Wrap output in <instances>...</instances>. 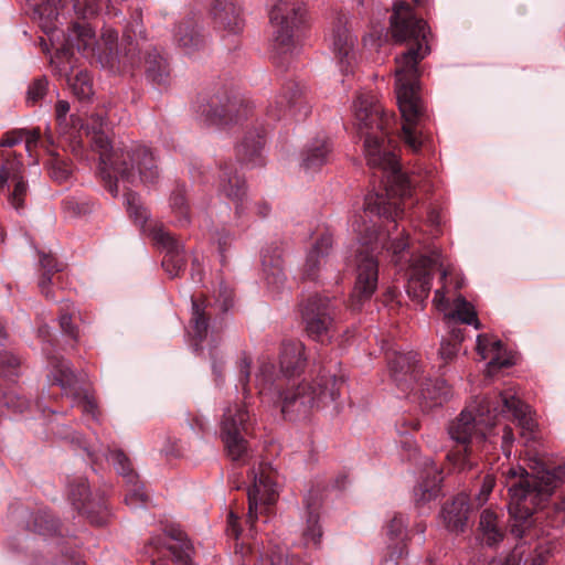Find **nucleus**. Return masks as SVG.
<instances>
[{"label": "nucleus", "instance_id": "obj_1", "mask_svg": "<svg viewBox=\"0 0 565 565\" xmlns=\"http://www.w3.org/2000/svg\"><path fill=\"white\" fill-rule=\"evenodd\" d=\"M353 115L358 131L364 136L367 164L387 174L386 190L381 194H369L363 213L394 222L403 211L401 200L411 194V181L402 173L396 154L387 143V137L395 126V117L383 110L377 96L371 92H360L356 95Z\"/></svg>", "mask_w": 565, "mask_h": 565}, {"label": "nucleus", "instance_id": "obj_2", "mask_svg": "<svg viewBox=\"0 0 565 565\" xmlns=\"http://www.w3.org/2000/svg\"><path fill=\"white\" fill-rule=\"evenodd\" d=\"M391 30L392 38L397 43H403L406 40L416 42L414 47L395 58L397 65L395 94L403 118L401 138L409 151L418 153L425 143V137L417 128L423 115V106L418 96L417 65L430 52L428 26L424 20L415 17L408 3L401 1L394 2Z\"/></svg>", "mask_w": 565, "mask_h": 565}, {"label": "nucleus", "instance_id": "obj_3", "mask_svg": "<svg viewBox=\"0 0 565 565\" xmlns=\"http://www.w3.org/2000/svg\"><path fill=\"white\" fill-rule=\"evenodd\" d=\"M530 475L522 467H510L503 472L504 486L509 492V513L513 519L512 533L518 537L552 535V530L565 523V511L555 508L543 516L532 519L533 510L541 509L552 498L559 483V470H547L536 460Z\"/></svg>", "mask_w": 565, "mask_h": 565}, {"label": "nucleus", "instance_id": "obj_4", "mask_svg": "<svg viewBox=\"0 0 565 565\" xmlns=\"http://www.w3.org/2000/svg\"><path fill=\"white\" fill-rule=\"evenodd\" d=\"M505 413L512 414L521 429V437L526 443L534 439L536 423L530 406L514 393L507 391L498 394L494 403L486 401L479 406H468L448 425V436L462 448L448 452L447 460L458 471L471 469L472 462L468 459V452L486 441L494 426L493 419Z\"/></svg>", "mask_w": 565, "mask_h": 565}, {"label": "nucleus", "instance_id": "obj_5", "mask_svg": "<svg viewBox=\"0 0 565 565\" xmlns=\"http://www.w3.org/2000/svg\"><path fill=\"white\" fill-rule=\"evenodd\" d=\"M105 119L103 116L92 117V125H87V135H92L93 148L100 156V174L108 192L117 196L126 183L134 184L140 181L152 183L158 177V168L153 153L149 148L131 143L129 147L111 151V145L105 134Z\"/></svg>", "mask_w": 565, "mask_h": 565}, {"label": "nucleus", "instance_id": "obj_6", "mask_svg": "<svg viewBox=\"0 0 565 565\" xmlns=\"http://www.w3.org/2000/svg\"><path fill=\"white\" fill-rule=\"evenodd\" d=\"M440 269L443 287L435 290L433 303L436 309L444 313L446 324L455 321L468 326L480 328L476 309L462 296H457L454 302L446 298L448 294L447 278L452 275L450 268L444 266L441 253L437 249L430 252L428 256L417 257L411 265L409 277L407 281V292L416 298H426L431 286V270Z\"/></svg>", "mask_w": 565, "mask_h": 565}, {"label": "nucleus", "instance_id": "obj_7", "mask_svg": "<svg viewBox=\"0 0 565 565\" xmlns=\"http://www.w3.org/2000/svg\"><path fill=\"white\" fill-rule=\"evenodd\" d=\"M339 383L334 376H322L319 382H303L280 393L281 413L289 419L307 418L315 409L333 406L340 397Z\"/></svg>", "mask_w": 565, "mask_h": 565}, {"label": "nucleus", "instance_id": "obj_8", "mask_svg": "<svg viewBox=\"0 0 565 565\" xmlns=\"http://www.w3.org/2000/svg\"><path fill=\"white\" fill-rule=\"evenodd\" d=\"M390 371L393 381L403 391L413 392L420 398L430 401L431 405H441L447 399L444 382L431 383L423 376L415 353H395L390 360Z\"/></svg>", "mask_w": 565, "mask_h": 565}, {"label": "nucleus", "instance_id": "obj_9", "mask_svg": "<svg viewBox=\"0 0 565 565\" xmlns=\"http://www.w3.org/2000/svg\"><path fill=\"white\" fill-rule=\"evenodd\" d=\"M108 0H71L73 9L82 21L73 23L67 29L65 42L57 46L56 50L63 54H72L78 51L83 55H93L95 53L96 39L92 26L84 20L89 19L99 12L102 6Z\"/></svg>", "mask_w": 565, "mask_h": 565}, {"label": "nucleus", "instance_id": "obj_10", "mask_svg": "<svg viewBox=\"0 0 565 565\" xmlns=\"http://www.w3.org/2000/svg\"><path fill=\"white\" fill-rule=\"evenodd\" d=\"M351 15L335 13L330 33V47L342 74H352L358 63V38L350 26Z\"/></svg>", "mask_w": 565, "mask_h": 565}, {"label": "nucleus", "instance_id": "obj_11", "mask_svg": "<svg viewBox=\"0 0 565 565\" xmlns=\"http://www.w3.org/2000/svg\"><path fill=\"white\" fill-rule=\"evenodd\" d=\"M335 313L334 306L328 297H309L301 310L307 334L321 343L330 342Z\"/></svg>", "mask_w": 565, "mask_h": 565}, {"label": "nucleus", "instance_id": "obj_12", "mask_svg": "<svg viewBox=\"0 0 565 565\" xmlns=\"http://www.w3.org/2000/svg\"><path fill=\"white\" fill-rule=\"evenodd\" d=\"M306 10L299 0H279L271 8L269 21L275 29L276 42L284 46L292 39L294 31L305 22Z\"/></svg>", "mask_w": 565, "mask_h": 565}, {"label": "nucleus", "instance_id": "obj_13", "mask_svg": "<svg viewBox=\"0 0 565 565\" xmlns=\"http://www.w3.org/2000/svg\"><path fill=\"white\" fill-rule=\"evenodd\" d=\"M248 415L243 405H230L221 422V436L232 460H241L246 452V441L242 437Z\"/></svg>", "mask_w": 565, "mask_h": 565}, {"label": "nucleus", "instance_id": "obj_14", "mask_svg": "<svg viewBox=\"0 0 565 565\" xmlns=\"http://www.w3.org/2000/svg\"><path fill=\"white\" fill-rule=\"evenodd\" d=\"M142 33V23L140 18L137 17L135 20H132L130 26L126 30V39L129 41L128 49H126L125 54L119 55L116 50V31L106 30L102 36V41L107 50V52H105V62L110 64L111 67H114L115 61H117L119 64H124V66L127 64L131 67L138 66L141 62L140 46L138 41L136 45L131 43V39L132 36L136 39L138 36L143 39Z\"/></svg>", "mask_w": 565, "mask_h": 565}, {"label": "nucleus", "instance_id": "obj_15", "mask_svg": "<svg viewBox=\"0 0 565 565\" xmlns=\"http://www.w3.org/2000/svg\"><path fill=\"white\" fill-rule=\"evenodd\" d=\"M254 483L247 491V501H249V511H247V521L254 523L257 519L258 509L267 508L274 504L278 498V486L275 472L269 468H259L254 471Z\"/></svg>", "mask_w": 565, "mask_h": 565}, {"label": "nucleus", "instance_id": "obj_16", "mask_svg": "<svg viewBox=\"0 0 565 565\" xmlns=\"http://www.w3.org/2000/svg\"><path fill=\"white\" fill-rule=\"evenodd\" d=\"M379 264L373 256L360 255L358 258L356 280L353 289V299L361 303L377 289Z\"/></svg>", "mask_w": 565, "mask_h": 565}, {"label": "nucleus", "instance_id": "obj_17", "mask_svg": "<svg viewBox=\"0 0 565 565\" xmlns=\"http://www.w3.org/2000/svg\"><path fill=\"white\" fill-rule=\"evenodd\" d=\"M10 182L14 185L10 196L11 204L15 211H20L24 207L28 186L23 179V163L17 159L7 160L2 164L0 170V192Z\"/></svg>", "mask_w": 565, "mask_h": 565}, {"label": "nucleus", "instance_id": "obj_18", "mask_svg": "<svg viewBox=\"0 0 565 565\" xmlns=\"http://www.w3.org/2000/svg\"><path fill=\"white\" fill-rule=\"evenodd\" d=\"M469 501L465 494L457 495L446 502L440 511V520L446 530L451 533H462L468 523Z\"/></svg>", "mask_w": 565, "mask_h": 565}, {"label": "nucleus", "instance_id": "obj_19", "mask_svg": "<svg viewBox=\"0 0 565 565\" xmlns=\"http://www.w3.org/2000/svg\"><path fill=\"white\" fill-rule=\"evenodd\" d=\"M477 351L482 361H489L490 372L514 363L513 358L507 354L502 341L491 335L480 334L477 337Z\"/></svg>", "mask_w": 565, "mask_h": 565}, {"label": "nucleus", "instance_id": "obj_20", "mask_svg": "<svg viewBox=\"0 0 565 565\" xmlns=\"http://www.w3.org/2000/svg\"><path fill=\"white\" fill-rule=\"evenodd\" d=\"M62 0H41L33 3V18L38 20L40 28L50 38L52 46L57 41V19Z\"/></svg>", "mask_w": 565, "mask_h": 565}, {"label": "nucleus", "instance_id": "obj_21", "mask_svg": "<svg viewBox=\"0 0 565 565\" xmlns=\"http://www.w3.org/2000/svg\"><path fill=\"white\" fill-rule=\"evenodd\" d=\"M174 39L180 50L188 55H192L205 46V38L192 20L183 21L177 26Z\"/></svg>", "mask_w": 565, "mask_h": 565}, {"label": "nucleus", "instance_id": "obj_22", "mask_svg": "<svg viewBox=\"0 0 565 565\" xmlns=\"http://www.w3.org/2000/svg\"><path fill=\"white\" fill-rule=\"evenodd\" d=\"M213 17L218 28L226 29L231 33H238L243 29L242 10L231 1H217L213 9Z\"/></svg>", "mask_w": 565, "mask_h": 565}, {"label": "nucleus", "instance_id": "obj_23", "mask_svg": "<svg viewBox=\"0 0 565 565\" xmlns=\"http://www.w3.org/2000/svg\"><path fill=\"white\" fill-rule=\"evenodd\" d=\"M330 153L329 142L323 138H318L307 146L303 158L302 167L307 173H313L328 162Z\"/></svg>", "mask_w": 565, "mask_h": 565}, {"label": "nucleus", "instance_id": "obj_24", "mask_svg": "<svg viewBox=\"0 0 565 565\" xmlns=\"http://www.w3.org/2000/svg\"><path fill=\"white\" fill-rule=\"evenodd\" d=\"M305 347L301 342L285 343L280 353V370L285 375H294L305 364Z\"/></svg>", "mask_w": 565, "mask_h": 565}, {"label": "nucleus", "instance_id": "obj_25", "mask_svg": "<svg viewBox=\"0 0 565 565\" xmlns=\"http://www.w3.org/2000/svg\"><path fill=\"white\" fill-rule=\"evenodd\" d=\"M167 548L174 556L177 565H192L191 557L193 555V546L189 542L186 534L181 530H172L169 532V542Z\"/></svg>", "mask_w": 565, "mask_h": 565}, {"label": "nucleus", "instance_id": "obj_26", "mask_svg": "<svg viewBox=\"0 0 565 565\" xmlns=\"http://www.w3.org/2000/svg\"><path fill=\"white\" fill-rule=\"evenodd\" d=\"M192 333L195 338L194 350L203 353L202 342L207 335L209 316L204 302L192 301Z\"/></svg>", "mask_w": 565, "mask_h": 565}, {"label": "nucleus", "instance_id": "obj_27", "mask_svg": "<svg viewBox=\"0 0 565 565\" xmlns=\"http://www.w3.org/2000/svg\"><path fill=\"white\" fill-rule=\"evenodd\" d=\"M332 246V238L330 235H322L309 250L306 258L307 275L309 278L315 279L316 271L321 265V260L328 256Z\"/></svg>", "mask_w": 565, "mask_h": 565}, {"label": "nucleus", "instance_id": "obj_28", "mask_svg": "<svg viewBox=\"0 0 565 565\" xmlns=\"http://www.w3.org/2000/svg\"><path fill=\"white\" fill-rule=\"evenodd\" d=\"M479 530L488 545L497 544L503 539V532L498 526L497 515L491 509H484L481 512Z\"/></svg>", "mask_w": 565, "mask_h": 565}, {"label": "nucleus", "instance_id": "obj_29", "mask_svg": "<svg viewBox=\"0 0 565 565\" xmlns=\"http://www.w3.org/2000/svg\"><path fill=\"white\" fill-rule=\"evenodd\" d=\"M427 480L420 483L415 490L417 502L430 501L439 493L441 483V472L436 467H430L427 471Z\"/></svg>", "mask_w": 565, "mask_h": 565}, {"label": "nucleus", "instance_id": "obj_30", "mask_svg": "<svg viewBox=\"0 0 565 565\" xmlns=\"http://www.w3.org/2000/svg\"><path fill=\"white\" fill-rule=\"evenodd\" d=\"M321 527L319 524V515L316 508L308 504V513L306 519V529L303 530L305 544L318 545L321 539Z\"/></svg>", "mask_w": 565, "mask_h": 565}, {"label": "nucleus", "instance_id": "obj_31", "mask_svg": "<svg viewBox=\"0 0 565 565\" xmlns=\"http://www.w3.org/2000/svg\"><path fill=\"white\" fill-rule=\"evenodd\" d=\"M71 90L81 100L89 99L93 95V85L89 73L81 72L70 81Z\"/></svg>", "mask_w": 565, "mask_h": 565}, {"label": "nucleus", "instance_id": "obj_32", "mask_svg": "<svg viewBox=\"0 0 565 565\" xmlns=\"http://www.w3.org/2000/svg\"><path fill=\"white\" fill-rule=\"evenodd\" d=\"M125 199L129 216L134 218L135 222L139 223L140 226H143L149 217V213L142 206L139 196L134 192L128 191L125 193Z\"/></svg>", "mask_w": 565, "mask_h": 565}, {"label": "nucleus", "instance_id": "obj_33", "mask_svg": "<svg viewBox=\"0 0 565 565\" xmlns=\"http://www.w3.org/2000/svg\"><path fill=\"white\" fill-rule=\"evenodd\" d=\"M263 265L266 271L268 287L278 290L279 286H281L285 280L279 259H268L267 256H264Z\"/></svg>", "mask_w": 565, "mask_h": 565}, {"label": "nucleus", "instance_id": "obj_34", "mask_svg": "<svg viewBox=\"0 0 565 565\" xmlns=\"http://www.w3.org/2000/svg\"><path fill=\"white\" fill-rule=\"evenodd\" d=\"M351 226L354 233L358 234L361 244L366 245L371 242L372 237L379 238V233L371 228L364 220V215H355L351 221Z\"/></svg>", "mask_w": 565, "mask_h": 565}, {"label": "nucleus", "instance_id": "obj_35", "mask_svg": "<svg viewBox=\"0 0 565 565\" xmlns=\"http://www.w3.org/2000/svg\"><path fill=\"white\" fill-rule=\"evenodd\" d=\"M110 461L113 462L117 473L126 477L128 482L136 478V476L131 473L130 461L124 451H113L110 455Z\"/></svg>", "mask_w": 565, "mask_h": 565}, {"label": "nucleus", "instance_id": "obj_36", "mask_svg": "<svg viewBox=\"0 0 565 565\" xmlns=\"http://www.w3.org/2000/svg\"><path fill=\"white\" fill-rule=\"evenodd\" d=\"M54 381L64 390L66 387L73 386L75 383L74 372L71 371L70 364L67 361H62L60 365L55 367Z\"/></svg>", "mask_w": 565, "mask_h": 565}, {"label": "nucleus", "instance_id": "obj_37", "mask_svg": "<svg viewBox=\"0 0 565 565\" xmlns=\"http://www.w3.org/2000/svg\"><path fill=\"white\" fill-rule=\"evenodd\" d=\"M126 495V503L131 509H137L146 502V494L142 491V486L136 481V478L131 480Z\"/></svg>", "mask_w": 565, "mask_h": 565}, {"label": "nucleus", "instance_id": "obj_38", "mask_svg": "<svg viewBox=\"0 0 565 565\" xmlns=\"http://www.w3.org/2000/svg\"><path fill=\"white\" fill-rule=\"evenodd\" d=\"M462 339H463V335L459 331L458 332L454 331V340L452 341L444 340L441 342L440 350H439L440 358L444 361H451L456 356V354L459 350V344L462 341Z\"/></svg>", "mask_w": 565, "mask_h": 565}, {"label": "nucleus", "instance_id": "obj_39", "mask_svg": "<svg viewBox=\"0 0 565 565\" xmlns=\"http://www.w3.org/2000/svg\"><path fill=\"white\" fill-rule=\"evenodd\" d=\"M162 266L170 277H175L183 267L182 256L177 250L170 249L162 260Z\"/></svg>", "mask_w": 565, "mask_h": 565}, {"label": "nucleus", "instance_id": "obj_40", "mask_svg": "<svg viewBox=\"0 0 565 565\" xmlns=\"http://www.w3.org/2000/svg\"><path fill=\"white\" fill-rule=\"evenodd\" d=\"M89 495V487L84 480H81L76 488L70 490V498L78 510L85 509V501L88 500Z\"/></svg>", "mask_w": 565, "mask_h": 565}, {"label": "nucleus", "instance_id": "obj_41", "mask_svg": "<svg viewBox=\"0 0 565 565\" xmlns=\"http://www.w3.org/2000/svg\"><path fill=\"white\" fill-rule=\"evenodd\" d=\"M264 143L262 138H257L256 140H253L252 145L248 143L247 140L243 141L239 146L238 152L243 153L244 156L250 157L249 161L245 164L253 163L254 160L259 161V156L262 154Z\"/></svg>", "mask_w": 565, "mask_h": 565}, {"label": "nucleus", "instance_id": "obj_42", "mask_svg": "<svg viewBox=\"0 0 565 565\" xmlns=\"http://www.w3.org/2000/svg\"><path fill=\"white\" fill-rule=\"evenodd\" d=\"M47 81L45 78H38L33 82L28 89L26 100L28 103L34 104L41 99L47 92Z\"/></svg>", "mask_w": 565, "mask_h": 565}, {"label": "nucleus", "instance_id": "obj_43", "mask_svg": "<svg viewBox=\"0 0 565 565\" xmlns=\"http://www.w3.org/2000/svg\"><path fill=\"white\" fill-rule=\"evenodd\" d=\"M3 405L14 413H23L28 403L24 398L14 393H6L3 396Z\"/></svg>", "mask_w": 565, "mask_h": 565}, {"label": "nucleus", "instance_id": "obj_44", "mask_svg": "<svg viewBox=\"0 0 565 565\" xmlns=\"http://www.w3.org/2000/svg\"><path fill=\"white\" fill-rule=\"evenodd\" d=\"M223 191L228 198L241 200L244 195V182L236 178L233 185L232 180L228 179V183L223 186Z\"/></svg>", "mask_w": 565, "mask_h": 565}, {"label": "nucleus", "instance_id": "obj_45", "mask_svg": "<svg viewBox=\"0 0 565 565\" xmlns=\"http://www.w3.org/2000/svg\"><path fill=\"white\" fill-rule=\"evenodd\" d=\"M494 483H495V481H494V477L492 475L484 476L480 492L477 497V500L480 505H482L489 499V495L491 494V492L493 490Z\"/></svg>", "mask_w": 565, "mask_h": 565}, {"label": "nucleus", "instance_id": "obj_46", "mask_svg": "<svg viewBox=\"0 0 565 565\" xmlns=\"http://www.w3.org/2000/svg\"><path fill=\"white\" fill-rule=\"evenodd\" d=\"M50 175L57 182L62 183L67 180L70 175L68 168L62 162L52 163L50 168Z\"/></svg>", "mask_w": 565, "mask_h": 565}, {"label": "nucleus", "instance_id": "obj_47", "mask_svg": "<svg viewBox=\"0 0 565 565\" xmlns=\"http://www.w3.org/2000/svg\"><path fill=\"white\" fill-rule=\"evenodd\" d=\"M24 140V131L23 130H13L7 132L3 138L0 140V147H13L19 142H23Z\"/></svg>", "mask_w": 565, "mask_h": 565}, {"label": "nucleus", "instance_id": "obj_48", "mask_svg": "<svg viewBox=\"0 0 565 565\" xmlns=\"http://www.w3.org/2000/svg\"><path fill=\"white\" fill-rule=\"evenodd\" d=\"M405 530L404 519L397 516L392 519L388 526V534L392 539H402Z\"/></svg>", "mask_w": 565, "mask_h": 565}, {"label": "nucleus", "instance_id": "obj_49", "mask_svg": "<svg viewBox=\"0 0 565 565\" xmlns=\"http://www.w3.org/2000/svg\"><path fill=\"white\" fill-rule=\"evenodd\" d=\"M514 441V434L513 429L510 427H505L503 429V436H502V450L507 458H509L511 450L510 447L513 445Z\"/></svg>", "mask_w": 565, "mask_h": 565}, {"label": "nucleus", "instance_id": "obj_50", "mask_svg": "<svg viewBox=\"0 0 565 565\" xmlns=\"http://www.w3.org/2000/svg\"><path fill=\"white\" fill-rule=\"evenodd\" d=\"M41 267L46 270L47 274H52L53 271H58L62 268L57 265L56 260L51 255H42L40 258Z\"/></svg>", "mask_w": 565, "mask_h": 565}, {"label": "nucleus", "instance_id": "obj_51", "mask_svg": "<svg viewBox=\"0 0 565 565\" xmlns=\"http://www.w3.org/2000/svg\"><path fill=\"white\" fill-rule=\"evenodd\" d=\"M39 140H40L39 130L24 131V140L23 141H25V147H26L28 152H31L32 148H34L36 146Z\"/></svg>", "mask_w": 565, "mask_h": 565}, {"label": "nucleus", "instance_id": "obj_52", "mask_svg": "<svg viewBox=\"0 0 565 565\" xmlns=\"http://www.w3.org/2000/svg\"><path fill=\"white\" fill-rule=\"evenodd\" d=\"M78 406L84 413L90 414L93 418H96V404L92 398L84 397L83 401L78 403Z\"/></svg>", "mask_w": 565, "mask_h": 565}, {"label": "nucleus", "instance_id": "obj_53", "mask_svg": "<svg viewBox=\"0 0 565 565\" xmlns=\"http://www.w3.org/2000/svg\"><path fill=\"white\" fill-rule=\"evenodd\" d=\"M407 246V243L404 238L402 239H392L390 244L386 245L388 249L392 250L394 255H398L401 252H403Z\"/></svg>", "mask_w": 565, "mask_h": 565}, {"label": "nucleus", "instance_id": "obj_54", "mask_svg": "<svg viewBox=\"0 0 565 565\" xmlns=\"http://www.w3.org/2000/svg\"><path fill=\"white\" fill-rule=\"evenodd\" d=\"M60 323L65 333L70 334L71 337H75L74 328L71 324V316L68 313H63L60 317Z\"/></svg>", "mask_w": 565, "mask_h": 565}, {"label": "nucleus", "instance_id": "obj_55", "mask_svg": "<svg viewBox=\"0 0 565 565\" xmlns=\"http://www.w3.org/2000/svg\"><path fill=\"white\" fill-rule=\"evenodd\" d=\"M154 237L159 243H162L166 246H171L174 243L173 238L169 235V233L164 231L156 232Z\"/></svg>", "mask_w": 565, "mask_h": 565}, {"label": "nucleus", "instance_id": "obj_56", "mask_svg": "<svg viewBox=\"0 0 565 565\" xmlns=\"http://www.w3.org/2000/svg\"><path fill=\"white\" fill-rule=\"evenodd\" d=\"M68 110H70V106H68L67 102H65V100L57 102V104L55 106L56 118H65Z\"/></svg>", "mask_w": 565, "mask_h": 565}, {"label": "nucleus", "instance_id": "obj_57", "mask_svg": "<svg viewBox=\"0 0 565 565\" xmlns=\"http://www.w3.org/2000/svg\"><path fill=\"white\" fill-rule=\"evenodd\" d=\"M521 564V554L515 550L512 552L501 565H520Z\"/></svg>", "mask_w": 565, "mask_h": 565}, {"label": "nucleus", "instance_id": "obj_58", "mask_svg": "<svg viewBox=\"0 0 565 565\" xmlns=\"http://www.w3.org/2000/svg\"><path fill=\"white\" fill-rule=\"evenodd\" d=\"M148 76L153 83L162 84L164 82L166 75L159 72H156L152 66L148 68Z\"/></svg>", "mask_w": 565, "mask_h": 565}, {"label": "nucleus", "instance_id": "obj_59", "mask_svg": "<svg viewBox=\"0 0 565 565\" xmlns=\"http://www.w3.org/2000/svg\"><path fill=\"white\" fill-rule=\"evenodd\" d=\"M522 565H544V556L543 553L534 554L531 558H526L523 561Z\"/></svg>", "mask_w": 565, "mask_h": 565}, {"label": "nucleus", "instance_id": "obj_60", "mask_svg": "<svg viewBox=\"0 0 565 565\" xmlns=\"http://www.w3.org/2000/svg\"><path fill=\"white\" fill-rule=\"evenodd\" d=\"M51 275L52 274L44 273V275L42 276V278L39 281V287H40L41 291L44 294H47V288H49V285L51 284V279H52Z\"/></svg>", "mask_w": 565, "mask_h": 565}, {"label": "nucleus", "instance_id": "obj_61", "mask_svg": "<svg viewBox=\"0 0 565 565\" xmlns=\"http://www.w3.org/2000/svg\"><path fill=\"white\" fill-rule=\"evenodd\" d=\"M248 362L246 360L242 361V372L244 373V376L242 379V383H243V390L245 391V384L247 383L248 381Z\"/></svg>", "mask_w": 565, "mask_h": 565}, {"label": "nucleus", "instance_id": "obj_62", "mask_svg": "<svg viewBox=\"0 0 565 565\" xmlns=\"http://www.w3.org/2000/svg\"><path fill=\"white\" fill-rule=\"evenodd\" d=\"M266 372H267V369L263 370L262 374L257 376V381H258V383H260V385H264L263 382L265 383L267 381L266 380Z\"/></svg>", "mask_w": 565, "mask_h": 565}, {"label": "nucleus", "instance_id": "obj_63", "mask_svg": "<svg viewBox=\"0 0 565 565\" xmlns=\"http://www.w3.org/2000/svg\"><path fill=\"white\" fill-rule=\"evenodd\" d=\"M463 285H465L463 278H457L455 281V289L458 290V289L462 288Z\"/></svg>", "mask_w": 565, "mask_h": 565}, {"label": "nucleus", "instance_id": "obj_64", "mask_svg": "<svg viewBox=\"0 0 565 565\" xmlns=\"http://www.w3.org/2000/svg\"><path fill=\"white\" fill-rule=\"evenodd\" d=\"M237 520V518L233 514V512L230 513V523L234 524V522Z\"/></svg>", "mask_w": 565, "mask_h": 565}]
</instances>
